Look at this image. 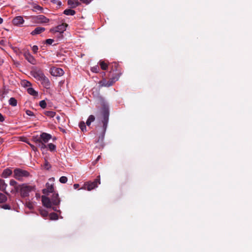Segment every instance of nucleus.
<instances>
[{
	"mask_svg": "<svg viewBox=\"0 0 252 252\" xmlns=\"http://www.w3.org/2000/svg\"><path fill=\"white\" fill-rule=\"evenodd\" d=\"M12 173V171L9 168L4 169L2 173V177L3 178H7Z\"/></svg>",
	"mask_w": 252,
	"mask_h": 252,
	"instance_id": "20",
	"label": "nucleus"
},
{
	"mask_svg": "<svg viewBox=\"0 0 252 252\" xmlns=\"http://www.w3.org/2000/svg\"><path fill=\"white\" fill-rule=\"evenodd\" d=\"M57 119H60V117L59 116H57Z\"/></svg>",
	"mask_w": 252,
	"mask_h": 252,
	"instance_id": "51",
	"label": "nucleus"
},
{
	"mask_svg": "<svg viewBox=\"0 0 252 252\" xmlns=\"http://www.w3.org/2000/svg\"><path fill=\"white\" fill-rule=\"evenodd\" d=\"M99 65L101 67V68L102 70H106L107 68H108L107 64L106 63H105V62H104V61H100L99 62Z\"/></svg>",
	"mask_w": 252,
	"mask_h": 252,
	"instance_id": "26",
	"label": "nucleus"
},
{
	"mask_svg": "<svg viewBox=\"0 0 252 252\" xmlns=\"http://www.w3.org/2000/svg\"><path fill=\"white\" fill-rule=\"evenodd\" d=\"M67 4L70 5L71 8H74L80 5V2L77 0H68Z\"/></svg>",
	"mask_w": 252,
	"mask_h": 252,
	"instance_id": "18",
	"label": "nucleus"
},
{
	"mask_svg": "<svg viewBox=\"0 0 252 252\" xmlns=\"http://www.w3.org/2000/svg\"><path fill=\"white\" fill-rule=\"evenodd\" d=\"M7 199V197L4 194L0 192V203L6 202Z\"/></svg>",
	"mask_w": 252,
	"mask_h": 252,
	"instance_id": "27",
	"label": "nucleus"
},
{
	"mask_svg": "<svg viewBox=\"0 0 252 252\" xmlns=\"http://www.w3.org/2000/svg\"><path fill=\"white\" fill-rule=\"evenodd\" d=\"M86 124L84 122H81L79 124V127L83 132L86 131Z\"/></svg>",
	"mask_w": 252,
	"mask_h": 252,
	"instance_id": "28",
	"label": "nucleus"
},
{
	"mask_svg": "<svg viewBox=\"0 0 252 252\" xmlns=\"http://www.w3.org/2000/svg\"><path fill=\"white\" fill-rule=\"evenodd\" d=\"M94 120L95 117L94 115H91L89 117L86 124L88 126H90L91 123L94 122Z\"/></svg>",
	"mask_w": 252,
	"mask_h": 252,
	"instance_id": "24",
	"label": "nucleus"
},
{
	"mask_svg": "<svg viewBox=\"0 0 252 252\" xmlns=\"http://www.w3.org/2000/svg\"><path fill=\"white\" fill-rule=\"evenodd\" d=\"M39 105L42 108H45L46 107L47 104L44 100H41L39 102Z\"/></svg>",
	"mask_w": 252,
	"mask_h": 252,
	"instance_id": "32",
	"label": "nucleus"
},
{
	"mask_svg": "<svg viewBox=\"0 0 252 252\" xmlns=\"http://www.w3.org/2000/svg\"><path fill=\"white\" fill-rule=\"evenodd\" d=\"M41 215L43 217H46L48 216V212L46 211H42L41 212Z\"/></svg>",
	"mask_w": 252,
	"mask_h": 252,
	"instance_id": "42",
	"label": "nucleus"
},
{
	"mask_svg": "<svg viewBox=\"0 0 252 252\" xmlns=\"http://www.w3.org/2000/svg\"><path fill=\"white\" fill-rule=\"evenodd\" d=\"M46 146H47V147H48L49 149L51 151H54L56 147V145L52 143H49L47 145H46Z\"/></svg>",
	"mask_w": 252,
	"mask_h": 252,
	"instance_id": "30",
	"label": "nucleus"
},
{
	"mask_svg": "<svg viewBox=\"0 0 252 252\" xmlns=\"http://www.w3.org/2000/svg\"><path fill=\"white\" fill-rule=\"evenodd\" d=\"M67 26V25L66 24H62L55 28L50 29V31L53 33L58 32L61 37H63L62 33L66 30Z\"/></svg>",
	"mask_w": 252,
	"mask_h": 252,
	"instance_id": "7",
	"label": "nucleus"
},
{
	"mask_svg": "<svg viewBox=\"0 0 252 252\" xmlns=\"http://www.w3.org/2000/svg\"><path fill=\"white\" fill-rule=\"evenodd\" d=\"M73 187L75 189H77L79 187V184H75L73 185Z\"/></svg>",
	"mask_w": 252,
	"mask_h": 252,
	"instance_id": "47",
	"label": "nucleus"
},
{
	"mask_svg": "<svg viewBox=\"0 0 252 252\" xmlns=\"http://www.w3.org/2000/svg\"><path fill=\"white\" fill-rule=\"evenodd\" d=\"M24 22V20L23 19V18L21 16H18L15 17L12 20L13 24L16 26H20L23 24Z\"/></svg>",
	"mask_w": 252,
	"mask_h": 252,
	"instance_id": "15",
	"label": "nucleus"
},
{
	"mask_svg": "<svg viewBox=\"0 0 252 252\" xmlns=\"http://www.w3.org/2000/svg\"><path fill=\"white\" fill-rule=\"evenodd\" d=\"M40 137L41 143L44 145H46V143L49 141V140L52 138V136L50 134L43 132L40 135Z\"/></svg>",
	"mask_w": 252,
	"mask_h": 252,
	"instance_id": "12",
	"label": "nucleus"
},
{
	"mask_svg": "<svg viewBox=\"0 0 252 252\" xmlns=\"http://www.w3.org/2000/svg\"><path fill=\"white\" fill-rule=\"evenodd\" d=\"M59 181L61 183L64 184L67 182V178L65 176H62L60 177Z\"/></svg>",
	"mask_w": 252,
	"mask_h": 252,
	"instance_id": "31",
	"label": "nucleus"
},
{
	"mask_svg": "<svg viewBox=\"0 0 252 252\" xmlns=\"http://www.w3.org/2000/svg\"><path fill=\"white\" fill-rule=\"evenodd\" d=\"M54 40L52 39H47L45 40V43L49 45H51Z\"/></svg>",
	"mask_w": 252,
	"mask_h": 252,
	"instance_id": "37",
	"label": "nucleus"
},
{
	"mask_svg": "<svg viewBox=\"0 0 252 252\" xmlns=\"http://www.w3.org/2000/svg\"><path fill=\"white\" fill-rule=\"evenodd\" d=\"M110 66L111 70L109 75V80L103 79L100 82L102 86L109 87L112 86L119 79L122 74L121 68L118 63H113Z\"/></svg>",
	"mask_w": 252,
	"mask_h": 252,
	"instance_id": "1",
	"label": "nucleus"
},
{
	"mask_svg": "<svg viewBox=\"0 0 252 252\" xmlns=\"http://www.w3.org/2000/svg\"><path fill=\"white\" fill-rule=\"evenodd\" d=\"M22 188V185H17L14 187L15 190L16 192H21V189Z\"/></svg>",
	"mask_w": 252,
	"mask_h": 252,
	"instance_id": "33",
	"label": "nucleus"
},
{
	"mask_svg": "<svg viewBox=\"0 0 252 252\" xmlns=\"http://www.w3.org/2000/svg\"><path fill=\"white\" fill-rule=\"evenodd\" d=\"M80 1H81L82 2L84 3H86V4H89L92 0H80Z\"/></svg>",
	"mask_w": 252,
	"mask_h": 252,
	"instance_id": "45",
	"label": "nucleus"
},
{
	"mask_svg": "<svg viewBox=\"0 0 252 252\" xmlns=\"http://www.w3.org/2000/svg\"><path fill=\"white\" fill-rule=\"evenodd\" d=\"M29 176V172L25 170L16 168L14 170L13 177L19 181H22L24 177H27Z\"/></svg>",
	"mask_w": 252,
	"mask_h": 252,
	"instance_id": "5",
	"label": "nucleus"
},
{
	"mask_svg": "<svg viewBox=\"0 0 252 252\" xmlns=\"http://www.w3.org/2000/svg\"><path fill=\"white\" fill-rule=\"evenodd\" d=\"M27 206L31 209L32 208V204L31 203H29L28 204H27Z\"/></svg>",
	"mask_w": 252,
	"mask_h": 252,
	"instance_id": "48",
	"label": "nucleus"
},
{
	"mask_svg": "<svg viewBox=\"0 0 252 252\" xmlns=\"http://www.w3.org/2000/svg\"><path fill=\"white\" fill-rule=\"evenodd\" d=\"M75 13H76V12L75 10H72L70 9H66L64 10L63 11V14L66 15L73 16V15H75Z\"/></svg>",
	"mask_w": 252,
	"mask_h": 252,
	"instance_id": "22",
	"label": "nucleus"
},
{
	"mask_svg": "<svg viewBox=\"0 0 252 252\" xmlns=\"http://www.w3.org/2000/svg\"><path fill=\"white\" fill-rule=\"evenodd\" d=\"M7 186L4 181L0 178V191H4L6 194L9 195V193L5 191Z\"/></svg>",
	"mask_w": 252,
	"mask_h": 252,
	"instance_id": "19",
	"label": "nucleus"
},
{
	"mask_svg": "<svg viewBox=\"0 0 252 252\" xmlns=\"http://www.w3.org/2000/svg\"><path fill=\"white\" fill-rule=\"evenodd\" d=\"M9 184L11 186H14V187L17 186V183L14 180H11L9 182Z\"/></svg>",
	"mask_w": 252,
	"mask_h": 252,
	"instance_id": "36",
	"label": "nucleus"
},
{
	"mask_svg": "<svg viewBox=\"0 0 252 252\" xmlns=\"http://www.w3.org/2000/svg\"><path fill=\"white\" fill-rule=\"evenodd\" d=\"M28 94L33 96H37L38 95V92L35 91L32 88H29L27 89Z\"/></svg>",
	"mask_w": 252,
	"mask_h": 252,
	"instance_id": "21",
	"label": "nucleus"
},
{
	"mask_svg": "<svg viewBox=\"0 0 252 252\" xmlns=\"http://www.w3.org/2000/svg\"><path fill=\"white\" fill-rule=\"evenodd\" d=\"M33 19L38 24L47 23L50 21L48 18L43 15L35 16Z\"/></svg>",
	"mask_w": 252,
	"mask_h": 252,
	"instance_id": "9",
	"label": "nucleus"
},
{
	"mask_svg": "<svg viewBox=\"0 0 252 252\" xmlns=\"http://www.w3.org/2000/svg\"><path fill=\"white\" fill-rule=\"evenodd\" d=\"M23 85L26 87H30L32 86V84L29 81H26L24 82Z\"/></svg>",
	"mask_w": 252,
	"mask_h": 252,
	"instance_id": "44",
	"label": "nucleus"
},
{
	"mask_svg": "<svg viewBox=\"0 0 252 252\" xmlns=\"http://www.w3.org/2000/svg\"><path fill=\"white\" fill-rule=\"evenodd\" d=\"M9 103L12 106H16L17 104V101L15 98L11 97L9 100Z\"/></svg>",
	"mask_w": 252,
	"mask_h": 252,
	"instance_id": "25",
	"label": "nucleus"
},
{
	"mask_svg": "<svg viewBox=\"0 0 252 252\" xmlns=\"http://www.w3.org/2000/svg\"><path fill=\"white\" fill-rule=\"evenodd\" d=\"M51 2L54 3H56L58 5L61 6L62 5V2L60 1L56 0H52Z\"/></svg>",
	"mask_w": 252,
	"mask_h": 252,
	"instance_id": "39",
	"label": "nucleus"
},
{
	"mask_svg": "<svg viewBox=\"0 0 252 252\" xmlns=\"http://www.w3.org/2000/svg\"><path fill=\"white\" fill-rule=\"evenodd\" d=\"M3 22V19L0 17V24H2Z\"/></svg>",
	"mask_w": 252,
	"mask_h": 252,
	"instance_id": "50",
	"label": "nucleus"
},
{
	"mask_svg": "<svg viewBox=\"0 0 252 252\" xmlns=\"http://www.w3.org/2000/svg\"><path fill=\"white\" fill-rule=\"evenodd\" d=\"M101 108L100 111V114L97 117V119L101 122V124H102L103 130L102 137L101 138V140H102L104 136L109 121V109L108 105L103 100L101 102Z\"/></svg>",
	"mask_w": 252,
	"mask_h": 252,
	"instance_id": "2",
	"label": "nucleus"
},
{
	"mask_svg": "<svg viewBox=\"0 0 252 252\" xmlns=\"http://www.w3.org/2000/svg\"><path fill=\"white\" fill-rule=\"evenodd\" d=\"M26 113L27 115H28L29 116H34L33 113L32 111H31V110H27L26 111Z\"/></svg>",
	"mask_w": 252,
	"mask_h": 252,
	"instance_id": "41",
	"label": "nucleus"
},
{
	"mask_svg": "<svg viewBox=\"0 0 252 252\" xmlns=\"http://www.w3.org/2000/svg\"><path fill=\"white\" fill-rule=\"evenodd\" d=\"M29 144V145L30 146V147L32 148V150L34 151H37V149L36 148V147H35V146H34L32 144H30V143H28Z\"/></svg>",
	"mask_w": 252,
	"mask_h": 252,
	"instance_id": "43",
	"label": "nucleus"
},
{
	"mask_svg": "<svg viewBox=\"0 0 252 252\" xmlns=\"http://www.w3.org/2000/svg\"><path fill=\"white\" fill-rule=\"evenodd\" d=\"M99 184H100V176H98L93 182L90 181L85 183L83 186V189L90 191L97 188Z\"/></svg>",
	"mask_w": 252,
	"mask_h": 252,
	"instance_id": "4",
	"label": "nucleus"
},
{
	"mask_svg": "<svg viewBox=\"0 0 252 252\" xmlns=\"http://www.w3.org/2000/svg\"><path fill=\"white\" fill-rule=\"evenodd\" d=\"M49 218L51 220H57L58 219V215L55 213H52L49 215Z\"/></svg>",
	"mask_w": 252,
	"mask_h": 252,
	"instance_id": "29",
	"label": "nucleus"
},
{
	"mask_svg": "<svg viewBox=\"0 0 252 252\" xmlns=\"http://www.w3.org/2000/svg\"><path fill=\"white\" fill-rule=\"evenodd\" d=\"M32 141L36 144V146L41 149H45L47 148L46 145H44L41 143L40 135H36L32 136Z\"/></svg>",
	"mask_w": 252,
	"mask_h": 252,
	"instance_id": "10",
	"label": "nucleus"
},
{
	"mask_svg": "<svg viewBox=\"0 0 252 252\" xmlns=\"http://www.w3.org/2000/svg\"><path fill=\"white\" fill-rule=\"evenodd\" d=\"M100 158V156H98L95 160V162H97L99 159Z\"/></svg>",
	"mask_w": 252,
	"mask_h": 252,
	"instance_id": "49",
	"label": "nucleus"
},
{
	"mask_svg": "<svg viewBox=\"0 0 252 252\" xmlns=\"http://www.w3.org/2000/svg\"><path fill=\"white\" fill-rule=\"evenodd\" d=\"M33 8L34 9V10L35 11L36 10H43V8L42 7H41L40 6L38 5H35L33 6Z\"/></svg>",
	"mask_w": 252,
	"mask_h": 252,
	"instance_id": "38",
	"label": "nucleus"
},
{
	"mask_svg": "<svg viewBox=\"0 0 252 252\" xmlns=\"http://www.w3.org/2000/svg\"><path fill=\"white\" fill-rule=\"evenodd\" d=\"M38 49V48L36 45H34L32 48V50L34 53H36Z\"/></svg>",
	"mask_w": 252,
	"mask_h": 252,
	"instance_id": "40",
	"label": "nucleus"
},
{
	"mask_svg": "<svg viewBox=\"0 0 252 252\" xmlns=\"http://www.w3.org/2000/svg\"><path fill=\"white\" fill-rule=\"evenodd\" d=\"M63 73V70L61 68L54 67L51 70L52 75L55 76H62Z\"/></svg>",
	"mask_w": 252,
	"mask_h": 252,
	"instance_id": "13",
	"label": "nucleus"
},
{
	"mask_svg": "<svg viewBox=\"0 0 252 252\" xmlns=\"http://www.w3.org/2000/svg\"><path fill=\"white\" fill-rule=\"evenodd\" d=\"M41 201L44 207L47 208H52L53 210L55 211H57V209L56 207H53V205H59L61 201L58 193L55 192L53 193L51 198L46 195H42L41 197Z\"/></svg>",
	"mask_w": 252,
	"mask_h": 252,
	"instance_id": "3",
	"label": "nucleus"
},
{
	"mask_svg": "<svg viewBox=\"0 0 252 252\" xmlns=\"http://www.w3.org/2000/svg\"><path fill=\"white\" fill-rule=\"evenodd\" d=\"M44 114L49 117L53 118L55 116L56 112L52 111H45Z\"/></svg>",
	"mask_w": 252,
	"mask_h": 252,
	"instance_id": "23",
	"label": "nucleus"
},
{
	"mask_svg": "<svg viewBox=\"0 0 252 252\" xmlns=\"http://www.w3.org/2000/svg\"><path fill=\"white\" fill-rule=\"evenodd\" d=\"M31 74L34 78L39 81L45 76L43 71L40 69H36L32 71Z\"/></svg>",
	"mask_w": 252,
	"mask_h": 252,
	"instance_id": "8",
	"label": "nucleus"
},
{
	"mask_svg": "<svg viewBox=\"0 0 252 252\" xmlns=\"http://www.w3.org/2000/svg\"><path fill=\"white\" fill-rule=\"evenodd\" d=\"M54 188L53 184H50L49 183H47L46 184V188L42 190V193L45 195H48L49 193H54Z\"/></svg>",
	"mask_w": 252,
	"mask_h": 252,
	"instance_id": "11",
	"label": "nucleus"
},
{
	"mask_svg": "<svg viewBox=\"0 0 252 252\" xmlns=\"http://www.w3.org/2000/svg\"><path fill=\"white\" fill-rule=\"evenodd\" d=\"M34 189L33 187L27 185L25 184H22L21 189V195L22 197H25L29 195V193Z\"/></svg>",
	"mask_w": 252,
	"mask_h": 252,
	"instance_id": "6",
	"label": "nucleus"
},
{
	"mask_svg": "<svg viewBox=\"0 0 252 252\" xmlns=\"http://www.w3.org/2000/svg\"><path fill=\"white\" fill-rule=\"evenodd\" d=\"M99 68L98 66H94V67H92V68H91V70L93 72H95V73L98 72L99 71Z\"/></svg>",
	"mask_w": 252,
	"mask_h": 252,
	"instance_id": "34",
	"label": "nucleus"
},
{
	"mask_svg": "<svg viewBox=\"0 0 252 252\" xmlns=\"http://www.w3.org/2000/svg\"><path fill=\"white\" fill-rule=\"evenodd\" d=\"M24 57L25 59L31 63L32 64H35L36 63V60L33 58V57L29 52L25 53Z\"/></svg>",
	"mask_w": 252,
	"mask_h": 252,
	"instance_id": "16",
	"label": "nucleus"
},
{
	"mask_svg": "<svg viewBox=\"0 0 252 252\" xmlns=\"http://www.w3.org/2000/svg\"><path fill=\"white\" fill-rule=\"evenodd\" d=\"M40 82L43 87L46 89H49L50 88L51 85V83L49 79L45 76L42 79Z\"/></svg>",
	"mask_w": 252,
	"mask_h": 252,
	"instance_id": "14",
	"label": "nucleus"
},
{
	"mask_svg": "<svg viewBox=\"0 0 252 252\" xmlns=\"http://www.w3.org/2000/svg\"><path fill=\"white\" fill-rule=\"evenodd\" d=\"M4 121V118L3 115L0 113V122H2Z\"/></svg>",
	"mask_w": 252,
	"mask_h": 252,
	"instance_id": "46",
	"label": "nucleus"
},
{
	"mask_svg": "<svg viewBox=\"0 0 252 252\" xmlns=\"http://www.w3.org/2000/svg\"><path fill=\"white\" fill-rule=\"evenodd\" d=\"M1 207L5 210H10L11 207L10 205L8 204H4L1 206Z\"/></svg>",
	"mask_w": 252,
	"mask_h": 252,
	"instance_id": "35",
	"label": "nucleus"
},
{
	"mask_svg": "<svg viewBox=\"0 0 252 252\" xmlns=\"http://www.w3.org/2000/svg\"><path fill=\"white\" fill-rule=\"evenodd\" d=\"M48 163H46L45 165H46V166H47V165H48Z\"/></svg>",
	"mask_w": 252,
	"mask_h": 252,
	"instance_id": "52",
	"label": "nucleus"
},
{
	"mask_svg": "<svg viewBox=\"0 0 252 252\" xmlns=\"http://www.w3.org/2000/svg\"><path fill=\"white\" fill-rule=\"evenodd\" d=\"M45 29L43 27H36L32 32H31V34L32 35H36L42 33L44 32Z\"/></svg>",
	"mask_w": 252,
	"mask_h": 252,
	"instance_id": "17",
	"label": "nucleus"
}]
</instances>
